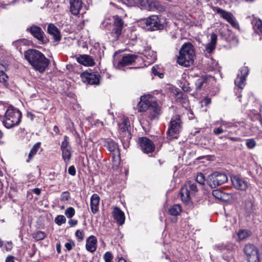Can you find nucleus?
<instances>
[{
    "label": "nucleus",
    "instance_id": "obj_53",
    "mask_svg": "<svg viewBox=\"0 0 262 262\" xmlns=\"http://www.w3.org/2000/svg\"><path fill=\"white\" fill-rule=\"evenodd\" d=\"M13 244L12 242H7L4 244V248L7 251H10L13 248Z\"/></svg>",
    "mask_w": 262,
    "mask_h": 262
},
{
    "label": "nucleus",
    "instance_id": "obj_6",
    "mask_svg": "<svg viewBox=\"0 0 262 262\" xmlns=\"http://www.w3.org/2000/svg\"><path fill=\"white\" fill-rule=\"evenodd\" d=\"M114 24L113 25H106V29L110 31L107 33L109 38L112 41L118 40L122 33L123 21L122 19L118 15L113 16Z\"/></svg>",
    "mask_w": 262,
    "mask_h": 262
},
{
    "label": "nucleus",
    "instance_id": "obj_27",
    "mask_svg": "<svg viewBox=\"0 0 262 262\" xmlns=\"http://www.w3.org/2000/svg\"><path fill=\"white\" fill-rule=\"evenodd\" d=\"M148 9L150 11H163L164 8L158 0H149Z\"/></svg>",
    "mask_w": 262,
    "mask_h": 262
},
{
    "label": "nucleus",
    "instance_id": "obj_33",
    "mask_svg": "<svg viewBox=\"0 0 262 262\" xmlns=\"http://www.w3.org/2000/svg\"><path fill=\"white\" fill-rule=\"evenodd\" d=\"M213 10L224 19H226L230 14L231 12L226 11L219 7H214Z\"/></svg>",
    "mask_w": 262,
    "mask_h": 262
},
{
    "label": "nucleus",
    "instance_id": "obj_55",
    "mask_svg": "<svg viewBox=\"0 0 262 262\" xmlns=\"http://www.w3.org/2000/svg\"><path fill=\"white\" fill-rule=\"evenodd\" d=\"M225 132V131L223 129L222 125H221V126H220L217 128H215L213 130V133H214V134H215L216 135H219L222 133H224Z\"/></svg>",
    "mask_w": 262,
    "mask_h": 262
},
{
    "label": "nucleus",
    "instance_id": "obj_50",
    "mask_svg": "<svg viewBox=\"0 0 262 262\" xmlns=\"http://www.w3.org/2000/svg\"><path fill=\"white\" fill-rule=\"evenodd\" d=\"M70 199V194L68 191L63 192L60 196L61 201H68Z\"/></svg>",
    "mask_w": 262,
    "mask_h": 262
},
{
    "label": "nucleus",
    "instance_id": "obj_49",
    "mask_svg": "<svg viewBox=\"0 0 262 262\" xmlns=\"http://www.w3.org/2000/svg\"><path fill=\"white\" fill-rule=\"evenodd\" d=\"M180 86L184 92H190L191 90L189 84L186 81L184 83L181 82Z\"/></svg>",
    "mask_w": 262,
    "mask_h": 262
},
{
    "label": "nucleus",
    "instance_id": "obj_46",
    "mask_svg": "<svg viewBox=\"0 0 262 262\" xmlns=\"http://www.w3.org/2000/svg\"><path fill=\"white\" fill-rule=\"evenodd\" d=\"M195 180L199 184H204L205 181L204 175L202 173H198L196 176Z\"/></svg>",
    "mask_w": 262,
    "mask_h": 262
},
{
    "label": "nucleus",
    "instance_id": "obj_2",
    "mask_svg": "<svg viewBox=\"0 0 262 262\" xmlns=\"http://www.w3.org/2000/svg\"><path fill=\"white\" fill-rule=\"evenodd\" d=\"M25 59L36 71L43 73L50 63L48 59L40 51L36 49H29L24 53Z\"/></svg>",
    "mask_w": 262,
    "mask_h": 262
},
{
    "label": "nucleus",
    "instance_id": "obj_59",
    "mask_svg": "<svg viewBox=\"0 0 262 262\" xmlns=\"http://www.w3.org/2000/svg\"><path fill=\"white\" fill-rule=\"evenodd\" d=\"M77 223H78V221L76 220L70 219L69 221V224H70V225L71 226H75L77 224Z\"/></svg>",
    "mask_w": 262,
    "mask_h": 262
},
{
    "label": "nucleus",
    "instance_id": "obj_23",
    "mask_svg": "<svg viewBox=\"0 0 262 262\" xmlns=\"http://www.w3.org/2000/svg\"><path fill=\"white\" fill-rule=\"evenodd\" d=\"M113 214L114 219L119 225L124 224L125 221V215L124 212L118 207H114L113 211Z\"/></svg>",
    "mask_w": 262,
    "mask_h": 262
},
{
    "label": "nucleus",
    "instance_id": "obj_52",
    "mask_svg": "<svg viewBox=\"0 0 262 262\" xmlns=\"http://www.w3.org/2000/svg\"><path fill=\"white\" fill-rule=\"evenodd\" d=\"M8 78V76L7 75L3 72H0V82L3 83L5 85L7 83V79Z\"/></svg>",
    "mask_w": 262,
    "mask_h": 262
},
{
    "label": "nucleus",
    "instance_id": "obj_36",
    "mask_svg": "<svg viewBox=\"0 0 262 262\" xmlns=\"http://www.w3.org/2000/svg\"><path fill=\"white\" fill-rule=\"evenodd\" d=\"M212 195L219 200H224L225 199L226 193L219 189L213 190Z\"/></svg>",
    "mask_w": 262,
    "mask_h": 262
},
{
    "label": "nucleus",
    "instance_id": "obj_18",
    "mask_svg": "<svg viewBox=\"0 0 262 262\" xmlns=\"http://www.w3.org/2000/svg\"><path fill=\"white\" fill-rule=\"evenodd\" d=\"M231 181L233 186L237 189L246 191L248 187V182L237 176L231 177Z\"/></svg>",
    "mask_w": 262,
    "mask_h": 262
},
{
    "label": "nucleus",
    "instance_id": "obj_42",
    "mask_svg": "<svg viewBox=\"0 0 262 262\" xmlns=\"http://www.w3.org/2000/svg\"><path fill=\"white\" fill-rule=\"evenodd\" d=\"M67 139L68 137L65 136L64 137V140L61 142V150L71 148V146Z\"/></svg>",
    "mask_w": 262,
    "mask_h": 262
},
{
    "label": "nucleus",
    "instance_id": "obj_29",
    "mask_svg": "<svg viewBox=\"0 0 262 262\" xmlns=\"http://www.w3.org/2000/svg\"><path fill=\"white\" fill-rule=\"evenodd\" d=\"M254 31L258 34L262 35V21L258 18H254L252 21Z\"/></svg>",
    "mask_w": 262,
    "mask_h": 262
},
{
    "label": "nucleus",
    "instance_id": "obj_32",
    "mask_svg": "<svg viewBox=\"0 0 262 262\" xmlns=\"http://www.w3.org/2000/svg\"><path fill=\"white\" fill-rule=\"evenodd\" d=\"M112 168L116 170L119 167L120 163V157L119 154L112 153Z\"/></svg>",
    "mask_w": 262,
    "mask_h": 262
},
{
    "label": "nucleus",
    "instance_id": "obj_7",
    "mask_svg": "<svg viewBox=\"0 0 262 262\" xmlns=\"http://www.w3.org/2000/svg\"><path fill=\"white\" fill-rule=\"evenodd\" d=\"M182 128V121L179 115L173 116L170 121L167 132V138L169 140L178 139Z\"/></svg>",
    "mask_w": 262,
    "mask_h": 262
},
{
    "label": "nucleus",
    "instance_id": "obj_38",
    "mask_svg": "<svg viewBox=\"0 0 262 262\" xmlns=\"http://www.w3.org/2000/svg\"><path fill=\"white\" fill-rule=\"evenodd\" d=\"M10 105L3 101H0V117H4L5 115L7 108Z\"/></svg>",
    "mask_w": 262,
    "mask_h": 262
},
{
    "label": "nucleus",
    "instance_id": "obj_63",
    "mask_svg": "<svg viewBox=\"0 0 262 262\" xmlns=\"http://www.w3.org/2000/svg\"><path fill=\"white\" fill-rule=\"evenodd\" d=\"M123 4L126 5L128 7L131 6V0H121Z\"/></svg>",
    "mask_w": 262,
    "mask_h": 262
},
{
    "label": "nucleus",
    "instance_id": "obj_10",
    "mask_svg": "<svg viewBox=\"0 0 262 262\" xmlns=\"http://www.w3.org/2000/svg\"><path fill=\"white\" fill-rule=\"evenodd\" d=\"M228 181V177L225 173L214 172L208 178V184L212 188L221 185Z\"/></svg>",
    "mask_w": 262,
    "mask_h": 262
},
{
    "label": "nucleus",
    "instance_id": "obj_34",
    "mask_svg": "<svg viewBox=\"0 0 262 262\" xmlns=\"http://www.w3.org/2000/svg\"><path fill=\"white\" fill-rule=\"evenodd\" d=\"M225 20L228 21L232 27L235 29H238L239 28L238 23L232 13H231V14Z\"/></svg>",
    "mask_w": 262,
    "mask_h": 262
},
{
    "label": "nucleus",
    "instance_id": "obj_58",
    "mask_svg": "<svg viewBox=\"0 0 262 262\" xmlns=\"http://www.w3.org/2000/svg\"><path fill=\"white\" fill-rule=\"evenodd\" d=\"M6 262H15V257L12 255H8L6 258Z\"/></svg>",
    "mask_w": 262,
    "mask_h": 262
},
{
    "label": "nucleus",
    "instance_id": "obj_12",
    "mask_svg": "<svg viewBox=\"0 0 262 262\" xmlns=\"http://www.w3.org/2000/svg\"><path fill=\"white\" fill-rule=\"evenodd\" d=\"M244 252L246 254L248 262H259L258 250L252 244H247L244 247Z\"/></svg>",
    "mask_w": 262,
    "mask_h": 262
},
{
    "label": "nucleus",
    "instance_id": "obj_30",
    "mask_svg": "<svg viewBox=\"0 0 262 262\" xmlns=\"http://www.w3.org/2000/svg\"><path fill=\"white\" fill-rule=\"evenodd\" d=\"M209 77L207 75H203L199 77L195 81V89L197 91L200 90L205 83L207 82Z\"/></svg>",
    "mask_w": 262,
    "mask_h": 262
},
{
    "label": "nucleus",
    "instance_id": "obj_57",
    "mask_svg": "<svg viewBox=\"0 0 262 262\" xmlns=\"http://www.w3.org/2000/svg\"><path fill=\"white\" fill-rule=\"evenodd\" d=\"M75 246V243L74 242H72V243H67L65 244V247L68 250L70 251L72 249V247Z\"/></svg>",
    "mask_w": 262,
    "mask_h": 262
},
{
    "label": "nucleus",
    "instance_id": "obj_56",
    "mask_svg": "<svg viewBox=\"0 0 262 262\" xmlns=\"http://www.w3.org/2000/svg\"><path fill=\"white\" fill-rule=\"evenodd\" d=\"M68 172L70 174L74 176L76 174V169L75 168V167L73 165H72L69 167L68 169Z\"/></svg>",
    "mask_w": 262,
    "mask_h": 262
},
{
    "label": "nucleus",
    "instance_id": "obj_14",
    "mask_svg": "<svg viewBox=\"0 0 262 262\" xmlns=\"http://www.w3.org/2000/svg\"><path fill=\"white\" fill-rule=\"evenodd\" d=\"M81 78L84 82H87L91 85H99L100 84V75L98 72H92L86 71L81 74Z\"/></svg>",
    "mask_w": 262,
    "mask_h": 262
},
{
    "label": "nucleus",
    "instance_id": "obj_15",
    "mask_svg": "<svg viewBox=\"0 0 262 262\" xmlns=\"http://www.w3.org/2000/svg\"><path fill=\"white\" fill-rule=\"evenodd\" d=\"M135 52H137L139 55L132 54V69H138L143 68L145 64L143 57L141 55L143 51V47H141L139 50L135 46L134 49Z\"/></svg>",
    "mask_w": 262,
    "mask_h": 262
},
{
    "label": "nucleus",
    "instance_id": "obj_35",
    "mask_svg": "<svg viewBox=\"0 0 262 262\" xmlns=\"http://www.w3.org/2000/svg\"><path fill=\"white\" fill-rule=\"evenodd\" d=\"M62 151V157L66 163H68L70 161L71 157V148L69 149H66L61 150Z\"/></svg>",
    "mask_w": 262,
    "mask_h": 262
},
{
    "label": "nucleus",
    "instance_id": "obj_37",
    "mask_svg": "<svg viewBox=\"0 0 262 262\" xmlns=\"http://www.w3.org/2000/svg\"><path fill=\"white\" fill-rule=\"evenodd\" d=\"M47 236L46 234L42 231H38L32 234V237L36 241L42 240Z\"/></svg>",
    "mask_w": 262,
    "mask_h": 262
},
{
    "label": "nucleus",
    "instance_id": "obj_28",
    "mask_svg": "<svg viewBox=\"0 0 262 262\" xmlns=\"http://www.w3.org/2000/svg\"><path fill=\"white\" fill-rule=\"evenodd\" d=\"M182 211L181 206L179 204H174L170 206L167 210V213L169 215L174 216L180 215Z\"/></svg>",
    "mask_w": 262,
    "mask_h": 262
},
{
    "label": "nucleus",
    "instance_id": "obj_40",
    "mask_svg": "<svg viewBox=\"0 0 262 262\" xmlns=\"http://www.w3.org/2000/svg\"><path fill=\"white\" fill-rule=\"evenodd\" d=\"M55 222L58 225L60 226L66 222V219L64 216L62 215H59L56 217Z\"/></svg>",
    "mask_w": 262,
    "mask_h": 262
},
{
    "label": "nucleus",
    "instance_id": "obj_11",
    "mask_svg": "<svg viewBox=\"0 0 262 262\" xmlns=\"http://www.w3.org/2000/svg\"><path fill=\"white\" fill-rule=\"evenodd\" d=\"M116 53L113 60L114 66L117 69L125 71V67L131 65V54L120 55L118 57H115Z\"/></svg>",
    "mask_w": 262,
    "mask_h": 262
},
{
    "label": "nucleus",
    "instance_id": "obj_39",
    "mask_svg": "<svg viewBox=\"0 0 262 262\" xmlns=\"http://www.w3.org/2000/svg\"><path fill=\"white\" fill-rule=\"evenodd\" d=\"M250 235V232L246 230H240L237 233V237L239 240H243Z\"/></svg>",
    "mask_w": 262,
    "mask_h": 262
},
{
    "label": "nucleus",
    "instance_id": "obj_43",
    "mask_svg": "<svg viewBox=\"0 0 262 262\" xmlns=\"http://www.w3.org/2000/svg\"><path fill=\"white\" fill-rule=\"evenodd\" d=\"M256 142L253 139L246 140V145L249 149H253L256 146Z\"/></svg>",
    "mask_w": 262,
    "mask_h": 262
},
{
    "label": "nucleus",
    "instance_id": "obj_4",
    "mask_svg": "<svg viewBox=\"0 0 262 262\" xmlns=\"http://www.w3.org/2000/svg\"><path fill=\"white\" fill-rule=\"evenodd\" d=\"M21 118L20 111L10 105L7 108L5 115L3 117V123L6 128H11L19 124Z\"/></svg>",
    "mask_w": 262,
    "mask_h": 262
},
{
    "label": "nucleus",
    "instance_id": "obj_31",
    "mask_svg": "<svg viewBox=\"0 0 262 262\" xmlns=\"http://www.w3.org/2000/svg\"><path fill=\"white\" fill-rule=\"evenodd\" d=\"M40 143L37 142L34 144L33 147L31 148L30 152L28 156V159L26 160V162L29 163L31 160L32 157H33L37 153L38 150L40 147Z\"/></svg>",
    "mask_w": 262,
    "mask_h": 262
},
{
    "label": "nucleus",
    "instance_id": "obj_20",
    "mask_svg": "<svg viewBox=\"0 0 262 262\" xmlns=\"http://www.w3.org/2000/svg\"><path fill=\"white\" fill-rule=\"evenodd\" d=\"M47 32L53 36L54 41H59L61 39V36L59 30L53 24H50L48 26Z\"/></svg>",
    "mask_w": 262,
    "mask_h": 262
},
{
    "label": "nucleus",
    "instance_id": "obj_25",
    "mask_svg": "<svg viewBox=\"0 0 262 262\" xmlns=\"http://www.w3.org/2000/svg\"><path fill=\"white\" fill-rule=\"evenodd\" d=\"M104 146L106 147L108 150L112 153L119 154V150L118 144L111 139H107L105 141Z\"/></svg>",
    "mask_w": 262,
    "mask_h": 262
},
{
    "label": "nucleus",
    "instance_id": "obj_22",
    "mask_svg": "<svg viewBox=\"0 0 262 262\" xmlns=\"http://www.w3.org/2000/svg\"><path fill=\"white\" fill-rule=\"evenodd\" d=\"M77 61L85 66H93L95 64L93 58L90 55L86 54L80 55L77 58Z\"/></svg>",
    "mask_w": 262,
    "mask_h": 262
},
{
    "label": "nucleus",
    "instance_id": "obj_13",
    "mask_svg": "<svg viewBox=\"0 0 262 262\" xmlns=\"http://www.w3.org/2000/svg\"><path fill=\"white\" fill-rule=\"evenodd\" d=\"M26 31L29 32L34 38L42 43L45 44L47 42L48 40L45 37V33L40 27L32 25L27 28Z\"/></svg>",
    "mask_w": 262,
    "mask_h": 262
},
{
    "label": "nucleus",
    "instance_id": "obj_60",
    "mask_svg": "<svg viewBox=\"0 0 262 262\" xmlns=\"http://www.w3.org/2000/svg\"><path fill=\"white\" fill-rule=\"evenodd\" d=\"M203 101H204L205 105L207 106L208 104H209L211 103V98H210L208 97H206L204 99Z\"/></svg>",
    "mask_w": 262,
    "mask_h": 262
},
{
    "label": "nucleus",
    "instance_id": "obj_26",
    "mask_svg": "<svg viewBox=\"0 0 262 262\" xmlns=\"http://www.w3.org/2000/svg\"><path fill=\"white\" fill-rule=\"evenodd\" d=\"M217 35L212 33L211 34V40L206 45L205 50L208 53H211L215 49L217 41Z\"/></svg>",
    "mask_w": 262,
    "mask_h": 262
},
{
    "label": "nucleus",
    "instance_id": "obj_5",
    "mask_svg": "<svg viewBox=\"0 0 262 262\" xmlns=\"http://www.w3.org/2000/svg\"><path fill=\"white\" fill-rule=\"evenodd\" d=\"M138 25L149 31H156L163 29L164 20L161 16L156 15H152L146 18L141 19L137 22Z\"/></svg>",
    "mask_w": 262,
    "mask_h": 262
},
{
    "label": "nucleus",
    "instance_id": "obj_9",
    "mask_svg": "<svg viewBox=\"0 0 262 262\" xmlns=\"http://www.w3.org/2000/svg\"><path fill=\"white\" fill-rule=\"evenodd\" d=\"M119 131L121 135L122 136L124 134L127 133V137H123L121 139V141L123 147L125 148H128L129 147V141L128 139H131V134L130 130H128V127H130V122L127 118H123L122 123L119 124Z\"/></svg>",
    "mask_w": 262,
    "mask_h": 262
},
{
    "label": "nucleus",
    "instance_id": "obj_24",
    "mask_svg": "<svg viewBox=\"0 0 262 262\" xmlns=\"http://www.w3.org/2000/svg\"><path fill=\"white\" fill-rule=\"evenodd\" d=\"M100 197L97 194H94L91 198V211L94 213H96L99 209Z\"/></svg>",
    "mask_w": 262,
    "mask_h": 262
},
{
    "label": "nucleus",
    "instance_id": "obj_64",
    "mask_svg": "<svg viewBox=\"0 0 262 262\" xmlns=\"http://www.w3.org/2000/svg\"><path fill=\"white\" fill-rule=\"evenodd\" d=\"M223 259L227 262H231L232 259V257L228 256L227 255H224L223 256Z\"/></svg>",
    "mask_w": 262,
    "mask_h": 262
},
{
    "label": "nucleus",
    "instance_id": "obj_62",
    "mask_svg": "<svg viewBox=\"0 0 262 262\" xmlns=\"http://www.w3.org/2000/svg\"><path fill=\"white\" fill-rule=\"evenodd\" d=\"M228 139H229L230 140L234 141V142H239L241 141V139L238 137H227Z\"/></svg>",
    "mask_w": 262,
    "mask_h": 262
},
{
    "label": "nucleus",
    "instance_id": "obj_51",
    "mask_svg": "<svg viewBox=\"0 0 262 262\" xmlns=\"http://www.w3.org/2000/svg\"><path fill=\"white\" fill-rule=\"evenodd\" d=\"M138 2H140V5L139 7H141L142 8H145L148 9V4L149 0H138Z\"/></svg>",
    "mask_w": 262,
    "mask_h": 262
},
{
    "label": "nucleus",
    "instance_id": "obj_45",
    "mask_svg": "<svg viewBox=\"0 0 262 262\" xmlns=\"http://www.w3.org/2000/svg\"><path fill=\"white\" fill-rule=\"evenodd\" d=\"M84 233L83 231L77 230L75 232V236L78 242H80L83 240Z\"/></svg>",
    "mask_w": 262,
    "mask_h": 262
},
{
    "label": "nucleus",
    "instance_id": "obj_17",
    "mask_svg": "<svg viewBox=\"0 0 262 262\" xmlns=\"http://www.w3.org/2000/svg\"><path fill=\"white\" fill-rule=\"evenodd\" d=\"M249 70L247 67H242L237 75L234 81L235 84L240 89H242L245 85L246 78L248 75Z\"/></svg>",
    "mask_w": 262,
    "mask_h": 262
},
{
    "label": "nucleus",
    "instance_id": "obj_41",
    "mask_svg": "<svg viewBox=\"0 0 262 262\" xmlns=\"http://www.w3.org/2000/svg\"><path fill=\"white\" fill-rule=\"evenodd\" d=\"M64 213L68 218L71 219L75 215V211L74 208L69 207L66 210Z\"/></svg>",
    "mask_w": 262,
    "mask_h": 262
},
{
    "label": "nucleus",
    "instance_id": "obj_19",
    "mask_svg": "<svg viewBox=\"0 0 262 262\" xmlns=\"http://www.w3.org/2000/svg\"><path fill=\"white\" fill-rule=\"evenodd\" d=\"M69 3L70 12L74 15H78L82 7V0H70Z\"/></svg>",
    "mask_w": 262,
    "mask_h": 262
},
{
    "label": "nucleus",
    "instance_id": "obj_44",
    "mask_svg": "<svg viewBox=\"0 0 262 262\" xmlns=\"http://www.w3.org/2000/svg\"><path fill=\"white\" fill-rule=\"evenodd\" d=\"M105 262H112L113 259V255L111 252H106L103 256Z\"/></svg>",
    "mask_w": 262,
    "mask_h": 262
},
{
    "label": "nucleus",
    "instance_id": "obj_21",
    "mask_svg": "<svg viewBox=\"0 0 262 262\" xmlns=\"http://www.w3.org/2000/svg\"><path fill=\"white\" fill-rule=\"evenodd\" d=\"M97 239L94 235L90 236L86 240L85 248L90 252H94L97 249Z\"/></svg>",
    "mask_w": 262,
    "mask_h": 262
},
{
    "label": "nucleus",
    "instance_id": "obj_61",
    "mask_svg": "<svg viewBox=\"0 0 262 262\" xmlns=\"http://www.w3.org/2000/svg\"><path fill=\"white\" fill-rule=\"evenodd\" d=\"M32 191L37 195H39L41 193V189L38 188H35L32 190Z\"/></svg>",
    "mask_w": 262,
    "mask_h": 262
},
{
    "label": "nucleus",
    "instance_id": "obj_1",
    "mask_svg": "<svg viewBox=\"0 0 262 262\" xmlns=\"http://www.w3.org/2000/svg\"><path fill=\"white\" fill-rule=\"evenodd\" d=\"M138 105L139 111L146 112L147 117L150 120L158 119L162 113L161 106L154 96L150 94L141 96Z\"/></svg>",
    "mask_w": 262,
    "mask_h": 262
},
{
    "label": "nucleus",
    "instance_id": "obj_16",
    "mask_svg": "<svg viewBox=\"0 0 262 262\" xmlns=\"http://www.w3.org/2000/svg\"><path fill=\"white\" fill-rule=\"evenodd\" d=\"M138 143L142 151L145 154L151 153L155 150V145L154 143L146 137L140 138L138 139Z\"/></svg>",
    "mask_w": 262,
    "mask_h": 262
},
{
    "label": "nucleus",
    "instance_id": "obj_48",
    "mask_svg": "<svg viewBox=\"0 0 262 262\" xmlns=\"http://www.w3.org/2000/svg\"><path fill=\"white\" fill-rule=\"evenodd\" d=\"M246 209L248 213L253 212V203L251 201H248L245 202Z\"/></svg>",
    "mask_w": 262,
    "mask_h": 262
},
{
    "label": "nucleus",
    "instance_id": "obj_54",
    "mask_svg": "<svg viewBox=\"0 0 262 262\" xmlns=\"http://www.w3.org/2000/svg\"><path fill=\"white\" fill-rule=\"evenodd\" d=\"M221 125L225 126L227 128H230L232 127H237V125L231 122H227L226 121H222Z\"/></svg>",
    "mask_w": 262,
    "mask_h": 262
},
{
    "label": "nucleus",
    "instance_id": "obj_8",
    "mask_svg": "<svg viewBox=\"0 0 262 262\" xmlns=\"http://www.w3.org/2000/svg\"><path fill=\"white\" fill-rule=\"evenodd\" d=\"M190 191L191 193L195 192L198 191V188L194 182L188 181L182 187L180 191L181 200L187 205L191 203Z\"/></svg>",
    "mask_w": 262,
    "mask_h": 262
},
{
    "label": "nucleus",
    "instance_id": "obj_47",
    "mask_svg": "<svg viewBox=\"0 0 262 262\" xmlns=\"http://www.w3.org/2000/svg\"><path fill=\"white\" fill-rule=\"evenodd\" d=\"M152 73L155 76H158L160 78H162L164 77V74L158 71V67L157 66H154L151 69Z\"/></svg>",
    "mask_w": 262,
    "mask_h": 262
},
{
    "label": "nucleus",
    "instance_id": "obj_3",
    "mask_svg": "<svg viewBox=\"0 0 262 262\" xmlns=\"http://www.w3.org/2000/svg\"><path fill=\"white\" fill-rule=\"evenodd\" d=\"M195 52L193 46L191 42H186L183 45L179 52L177 62L181 66L189 67L194 61Z\"/></svg>",
    "mask_w": 262,
    "mask_h": 262
}]
</instances>
